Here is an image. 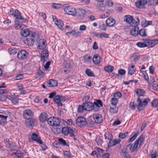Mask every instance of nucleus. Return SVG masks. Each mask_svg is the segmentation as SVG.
I'll use <instances>...</instances> for the list:
<instances>
[{"mask_svg": "<svg viewBox=\"0 0 158 158\" xmlns=\"http://www.w3.org/2000/svg\"><path fill=\"white\" fill-rule=\"evenodd\" d=\"M25 25L20 23L19 21L16 19L15 21V27L16 29L21 30V34L23 37L27 38L29 36H31L32 33L33 32L30 31L28 29H23L25 27Z\"/></svg>", "mask_w": 158, "mask_h": 158, "instance_id": "f257e3e1", "label": "nucleus"}, {"mask_svg": "<svg viewBox=\"0 0 158 158\" xmlns=\"http://www.w3.org/2000/svg\"><path fill=\"white\" fill-rule=\"evenodd\" d=\"M144 138L145 136L144 135H141L135 142L133 146L131 144H129L127 145V147L132 152L136 151L140 147L142 143L144 141Z\"/></svg>", "mask_w": 158, "mask_h": 158, "instance_id": "f03ea898", "label": "nucleus"}, {"mask_svg": "<svg viewBox=\"0 0 158 158\" xmlns=\"http://www.w3.org/2000/svg\"><path fill=\"white\" fill-rule=\"evenodd\" d=\"M47 121L49 125L56 127V131H60L62 127L60 124V120L58 118L51 117L48 119Z\"/></svg>", "mask_w": 158, "mask_h": 158, "instance_id": "7ed1b4c3", "label": "nucleus"}, {"mask_svg": "<svg viewBox=\"0 0 158 158\" xmlns=\"http://www.w3.org/2000/svg\"><path fill=\"white\" fill-rule=\"evenodd\" d=\"M36 35L35 33H32L31 36H29L25 38L24 43L28 46L33 45L35 41L36 40Z\"/></svg>", "mask_w": 158, "mask_h": 158, "instance_id": "20e7f679", "label": "nucleus"}, {"mask_svg": "<svg viewBox=\"0 0 158 158\" xmlns=\"http://www.w3.org/2000/svg\"><path fill=\"white\" fill-rule=\"evenodd\" d=\"M138 103L137 107L139 111H140L143 109V107L148 104V102L150 101V99L148 98L145 99L142 102L139 98H138L137 100Z\"/></svg>", "mask_w": 158, "mask_h": 158, "instance_id": "39448f33", "label": "nucleus"}, {"mask_svg": "<svg viewBox=\"0 0 158 158\" xmlns=\"http://www.w3.org/2000/svg\"><path fill=\"white\" fill-rule=\"evenodd\" d=\"M64 9L66 13L69 15L75 16L77 13L75 9L71 6H64Z\"/></svg>", "mask_w": 158, "mask_h": 158, "instance_id": "423d86ee", "label": "nucleus"}, {"mask_svg": "<svg viewBox=\"0 0 158 158\" xmlns=\"http://www.w3.org/2000/svg\"><path fill=\"white\" fill-rule=\"evenodd\" d=\"M76 124L79 126H84L86 125L87 122L86 119L82 117H79L76 120Z\"/></svg>", "mask_w": 158, "mask_h": 158, "instance_id": "0eeeda50", "label": "nucleus"}, {"mask_svg": "<svg viewBox=\"0 0 158 158\" xmlns=\"http://www.w3.org/2000/svg\"><path fill=\"white\" fill-rule=\"evenodd\" d=\"M28 55V52L27 51L22 50L18 52L17 57L20 60H23L27 58Z\"/></svg>", "mask_w": 158, "mask_h": 158, "instance_id": "6e6552de", "label": "nucleus"}, {"mask_svg": "<svg viewBox=\"0 0 158 158\" xmlns=\"http://www.w3.org/2000/svg\"><path fill=\"white\" fill-rule=\"evenodd\" d=\"M48 56V52L47 49L44 50L41 54V61L42 63H44L47 60Z\"/></svg>", "mask_w": 158, "mask_h": 158, "instance_id": "1a4fd4ad", "label": "nucleus"}, {"mask_svg": "<svg viewBox=\"0 0 158 158\" xmlns=\"http://www.w3.org/2000/svg\"><path fill=\"white\" fill-rule=\"evenodd\" d=\"M36 40L38 44L37 46L38 47V48L40 49H44L46 46V40L44 39H42L38 40L36 39Z\"/></svg>", "mask_w": 158, "mask_h": 158, "instance_id": "9d476101", "label": "nucleus"}, {"mask_svg": "<svg viewBox=\"0 0 158 158\" xmlns=\"http://www.w3.org/2000/svg\"><path fill=\"white\" fill-rule=\"evenodd\" d=\"M146 42L147 43V46L148 48H152L158 44V40H151L149 39L146 40Z\"/></svg>", "mask_w": 158, "mask_h": 158, "instance_id": "9b49d317", "label": "nucleus"}, {"mask_svg": "<svg viewBox=\"0 0 158 158\" xmlns=\"http://www.w3.org/2000/svg\"><path fill=\"white\" fill-rule=\"evenodd\" d=\"M147 2V0H137L135 3L136 7L138 8L143 9L144 6Z\"/></svg>", "mask_w": 158, "mask_h": 158, "instance_id": "f8f14e48", "label": "nucleus"}, {"mask_svg": "<svg viewBox=\"0 0 158 158\" xmlns=\"http://www.w3.org/2000/svg\"><path fill=\"white\" fill-rule=\"evenodd\" d=\"M23 115L25 118L29 119L31 118L33 116V114L31 110L27 109L24 111Z\"/></svg>", "mask_w": 158, "mask_h": 158, "instance_id": "ddd939ff", "label": "nucleus"}, {"mask_svg": "<svg viewBox=\"0 0 158 158\" xmlns=\"http://www.w3.org/2000/svg\"><path fill=\"white\" fill-rule=\"evenodd\" d=\"M94 106L93 110L95 111H98L100 108V107L102 106V101L100 100H97L96 102H94L93 103Z\"/></svg>", "mask_w": 158, "mask_h": 158, "instance_id": "4468645a", "label": "nucleus"}, {"mask_svg": "<svg viewBox=\"0 0 158 158\" xmlns=\"http://www.w3.org/2000/svg\"><path fill=\"white\" fill-rule=\"evenodd\" d=\"M53 19L55 24L58 26V27L60 29H63V26L64 25L63 21L60 19L58 20L56 16L53 17Z\"/></svg>", "mask_w": 158, "mask_h": 158, "instance_id": "2eb2a0df", "label": "nucleus"}, {"mask_svg": "<svg viewBox=\"0 0 158 158\" xmlns=\"http://www.w3.org/2000/svg\"><path fill=\"white\" fill-rule=\"evenodd\" d=\"M31 139L32 141H35L40 144H42L43 142L40 139V137L36 133H33L31 136Z\"/></svg>", "mask_w": 158, "mask_h": 158, "instance_id": "dca6fc26", "label": "nucleus"}, {"mask_svg": "<svg viewBox=\"0 0 158 158\" xmlns=\"http://www.w3.org/2000/svg\"><path fill=\"white\" fill-rule=\"evenodd\" d=\"M84 103L85 107V110L89 111L93 110L94 106L93 103L88 102H85Z\"/></svg>", "mask_w": 158, "mask_h": 158, "instance_id": "f3484780", "label": "nucleus"}, {"mask_svg": "<svg viewBox=\"0 0 158 158\" xmlns=\"http://www.w3.org/2000/svg\"><path fill=\"white\" fill-rule=\"evenodd\" d=\"M14 15L16 18L15 20L16 19H18L19 21V19L27 20L26 19H24L21 15V13L18 10H16L15 11Z\"/></svg>", "mask_w": 158, "mask_h": 158, "instance_id": "a211bd4d", "label": "nucleus"}, {"mask_svg": "<svg viewBox=\"0 0 158 158\" xmlns=\"http://www.w3.org/2000/svg\"><path fill=\"white\" fill-rule=\"evenodd\" d=\"M95 122L98 124L101 123L102 121V117L100 114H96L94 116Z\"/></svg>", "mask_w": 158, "mask_h": 158, "instance_id": "6ab92c4d", "label": "nucleus"}, {"mask_svg": "<svg viewBox=\"0 0 158 158\" xmlns=\"http://www.w3.org/2000/svg\"><path fill=\"white\" fill-rule=\"evenodd\" d=\"M139 27H133L130 31V33L131 35L135 37L138 35Z\"/></svg>", "mask_w": 158, "mask_h": 158, "instance_id": "aec40b11", "label": "nucleus"}, {"mask_svg": "<svg viewBox=\"0 0 158 158\" xmlns=\"http://www.w3.org/2000/svg\"><path fill=\"white\" fill-rule=\"evenodd\" d=\"M106 22V25L108 27H112L115 23V20L112 18H108Z\"/></svg>", "mask_w": 158, "mask_h": 158, "instance_id": "412c9836", "label": "nucleus"}, {"mask_svg": "<svg viewBox=\"0 0 158 158\" xmlns=\"http://www.w3.org/2000/svg\"><path fill=\"white\" fill-rule=\"evenodd\" d=\"M77 132V131L75 128L73 127L70 128L68 134H69L70 137L74 138L73 139L74 140H76V138H75L74 133H76Z\"/></svg>", "mask_w": 158, "mask_h": 158, "instance_id": "4be33fe9", "label": "nucleus"}, {"mask_svg": "<svg viewBox=\"0 0 158 158\" xmlns=\"http://www.w3.org/2000/svg\"><path fill=\"white\" fill-rule=\"evenodd\" d=\"M57 81L53 79L50 80L47 82V86L49 87L56 86L57 85Z\"/></svg>", "mask_w": 158, "mask_h": 158, "instance_id": "5701e85b", "label": "nucleus"}, {"mask_svg": "<svg viewBox=\"0 0 158 158\" xmlns=\"http://www.w3.org/2000/svg\"><path fill=\"white\" fill-rule=\"evenodd\" d=\"M71 34L73 36H74L76 37L80 35H81V32L76 30H73L71 31L68 32L66 33V35L68 34Z\"/></svg>", "mask_w": 158, "mask_h": 158, "instance_id": "b1692460", "label": "nucleus"}, {"mask_svg": "<svg viewBox=\"0 0 158 158\" xmlns=\"http://www.w3.org/2000/svg\"><path fill=\"white\" fill-rule=\"evenodd\" d=\"M120 142V140L118 139H115L113 140L110 139L108 143L109 147H112L114 146Z\"/></svg>", "mask_w": 158, "mask_h": 158, "instance_id": "393cba45", "label": "nucleus"}, {"mask_svg": "<svg viewBox=\"0 0 158 158\" xmlns=\"http://www.w3.org/2000/svg\"><path fill=\"white\" fill-rule=\"evenodd\" d=\"M100 57L98 54H96L94 56L93 61L94 64H98L100 62Z\"/></svg>", "mask_w": 158, "mask_h": 158, "instance_id": "a878e982", "label": "nucleus"}, {"mask_svg": "<svg viewBox=\"0 0 158 158\" xmlns=\"http://www.w3.org/2000/svg\"><path fill=\"white\" fill-rule=\"evenodd\" d=\"M139 20L138 18H137L136 19H134L133 18L130 25L133 27H137V26L139 24Z\"/></svg>", "mask_w": 158, "mask_h": 158, "instance_id": "bb28decb", "label": "nucleus"}, {"mask_svg": "<svg viewBox=\"0 0 158 158\" xmlns=\"http://www.w3.org/2000/svg\"><path fill=\"white\" fill-rule=\"evenodd\" d=\"M118 111V107L116 106H110V112L112 114L117 113Z\"/></svg>", "mask_w": 158, "mask_h": 158, "instance_id": "cd10ccee", "label": "nucleus"}, {"mask_svg": "<svg viewBox=\"0 0 158 158\" xmlns=\"http://www.w3.org/2000/svg\"><path fill=\"white\" fill-rule=\"evenodd\" d=\"M13 95H12V96L8 95L7 96V98L10 100L13 103L16 105L18 103V99L15 96L13 97Z\"/></svg>", "mask_w": 158, "mask_h": 158, "instance_id": "c85d7f7f", "label": "nucleus"}, {"mask_svg": "<svg viewBox=\"0 0 158 158\" xmlns=\"http://www.w3.org/2000/svg\"><path fill=\"white\" fill-rule=\"evenodd\" d=\"M40 119L42 122H44L47 120V115L45 112L42 113L40 116Z\"/></svg>", "mask_w": 158, "mask_h": 158, "instance_id": "c756f323", "label": "nucleus"}, {"mask_svg": "<svg viewBox=\"0 0 158 158\" xmlns=\"http://www.w3.org/2000/svg\"><path fill=\"white\" fill-rule=\"evenodd\" d=\"M136 69L135 66L132 64L131 66H129L128 67V73L129 74L132 75L135 73Z\"/></svg>", "mask_w": 158, "mask_h": 158, "instance_id": "7c9ffc66", "label": "nucleus"}, {"mask_svg": "<svg viewBox=\"0 0 158 158\" xmlns=\"http://www.w3.org/2000/svg\"><path fill=\"white\" fill-rule=\"evenodd\" d=\"M60 96L57 95L53 98V100L54 102L58 104L59 106H62L63 104L60 102Z\"/></svg>", "mask_w": 158, "mask_h": 158, "instance_id": "2f4dec72", "label": "nucleus"}, {"mask_svg": "<svg viewBox=\"0 0 158 158\" xmlns=\"http://www.w3.org/2000/svg\"><path fill=\"white\" fill-rule=\"evenodd\" d=\"M133 17L130 15H126L124 16V19L127 23L130 24L131 21L133 19Z\"/></svg>", "mask_w": 158, "mask_h": 158, "instance_id": "473e14b6", "label": "nucleus"}, {"mask_svg": "<svg viewBox=\"0 0 158 158\" xmlns=\"http://www.w3.org/2000/svg\"><path fill=\"white\" fill-rule=\"evenodd\" d=\"M135 93L139 97L143 96L145 93V91L143 89H137L135 90Z\"/></svg>", "mask_w": 158, "mask_h": 158, "instance_id": "72a5a7b5", "label": "nucleus"}, {"mask_svg": "<svg viewBox=\"0 0 158 158\" xmlns=\"http://www.w3.org/2000/svg\"><path fill=\"white\" fill-rule=\"evenodd\" d=\"M114 67L112 66L108 65L104 67L105 70L107 72H111L114 70Z\"/></svg>", "mask_w": 158, "mask_h": 158, "instance_id": "f704fd0d", "label": "nucleus"}, {"mask_svg": "<svg viewBox=\"0 0 158 158\" xmlns=\"http://www.w3.org/2000/svg\"><path fill=\"white\" fill-rule=\"evenodd\" d=\"M97 2L96 6L99 9V8L103 7L104 5L103 3L104 0H95Z\"/></svg>", "mask_w": 158, "mask_h": 158, "instance_id": "c9c22d12", "label": "nucleus"}, {"mask_svg": "<svg viewBox=\"0 0 158 158\" xmlns=\"http://www.w3.org/2000/svg\"><path fill=\"white\" fill-rule=\"evenodd\" d=\"M139 56L136 53L133 54L131 56V58L133 59L135 63H136L139 60Z\"/></svg>", "mask_w": 158, "mask_h": 158, "instance_id": "e433bc0d", "label": "nucleus"}, {"mask_svg": "<svg viewBox=\"0 0 158 158\" xmlns=\"http://www.w3.org/2000/svg\"><path fill=\"white\" fill-rule=\"evenodd\" d=\"M70 127H64L62 128V133L64 135H67L68 134Z\"/></svg>", "mask_w": 158, "mask_h": 158, "instance_id": "4c0bfd02", "label": "nucleus"}, {"mask_svg": "<svg viewBox=\"0 0 158 158\" xmlns=\"http://www.w3.org/2000/svg\"><path fill=\"white\" fill-rule=\"evenodd\" d=\"M85 73L86 74L89 76L94 77L95 76L93 72L89 69H86Z\"/></svg>", "mask_w": 158, "mask_h": 158, "instance_id": "58836bf2", "label": "nucleus"}, {"mask_svg": "<svg viewBox=\"0 0 158 158\" xmlns=\"http://www.w3.org/2000/svg\"><path fill=\"white\" fill-rule=\"evenodd\" d=\"M136 45L140 48H144L147 46V43L146 41L144 42H139L136 43Z\"/></svg>", "mask_w": 158, "mask_h": 158, "instance_id": "ea45409f", "label": "nucleus"}, {"mask_svg": "<svg viewBox=\"0 0 158 158\" xmlns=\"http://www.w3.org/2000/svg\"><path fill=\"white\" fill-rule=\"evenodd\" d=\"M143 37L146 36L147 35L146 33V30L144 29H141L138 32V34Z\"/></svg>", "mask_w": 158, "mask_h": 158, "instance_id": "a19ab883", "label": "nucleus"}, {"mask_svg": "<svg viewBox=\"0 0 158 158\" xmlns=\"http://www.w3.org/2000/svg\"><path fill=\"white\" fill-rule=\"evenodd\" d=\"M118 99L114 97L112 98L110 100L111 106H116L118 102Z\"/></svg>", "mask_w": 158, "mask_h": 158, "instance_id": "79ce46f5", "label": "nucleus"}, {"mask_svg": "<svg viewBox=\"0 0 158 158\" xmlns=\"http://www.w3.org/2000/svg\"><path fill=\"white\" fill-rule=\"evenodd\" d=\"M151 155L150 156L151 158H158V152H153L151 151Z\"/></svg>", "mask_w": 158, "mask_h": 158, "instance_id": "37998d69", "label": "nucleus"}, {"mask_svg": "<svg viewBox=\"0 0 158 158\" xmlns=\"http://www.w3.org/2000/svg\"><path fill=\"white\" fill-rule=\"evenodd\" d=\"M78 15L81 16H83L85 14V11L84 9L79 8L78 11Z\"/></svg>", "mask_w": 158, "mask_h": 158, "instance_id": "c03bdc74", "label": "nucleus"}, {"mask_svg": "<svg viewBox=\"0 0 158 158\" xmlns=\"http://www.w3.org/2000/svg\"><path fill=\"white\" fill-rule=\"evenodd\" d=\"M87 123L86 124L89 127H92L94 126V122L93 121L88 120L86 121Z\"/></svg>", "mask_w": 158, "mask_h": 158, "instance_id": "a18cd8bd", "label": "nucleus"}, {"mask_svg": "<svg viewBox=\"0 0 158 158\" xmlns=\"http://www.w3.org/2000/svg\"><path fill=\"white\" fill-rule=\"evenodd\" d=\"M83 59L85 62H89L91 59V57L88 56V55L85 54L83 56Z\"/></svg>", "mask_w": 158, "mask_h": 158, "instance_id": "49530a36", "label": "nucleus"}, {"mask_svg": "<svg viewBox=\"0 0 158 158\" xmlns=\"http://www.w3.org/2000/svg\"><path fill=\"white\" fill-rule=\"evenodd\" d=\"M99 28L101 30L103 31H105L106 29V26L104 23L100 24Z\"/></svg>", "mask_w": 158, "mask_h": 158, "instance_id": "de8ad7c7", "label": "nucleus"}, {"mask_svg": "<svg viewBox=\"0 0 158 158\" xmlns=\"http://www.w3.org/2000/svg\"><path fill=\"white\" fill-rule=\"evenodd\" d=\"M64 155L65 158H71V154L68 151H64Z\"/></svg>", "mask_w": 158, "mask_h": 158, "instance_id": "09e8293b", "label": "nucleus"}, {"mask_svg": "<svg viewBox=\"0 0 158 158\" xmlns=\"http://www.w3.org/2000/svg\"><path fill=\"white\" fill-rule=\"evenodd\" d=\"M122 96V94L120 92H116L115 93L113 96L114 97L117 99H118Z\"/></svg>", "mask_w": 158, "mask_h": 158, "instance_id": "8fccbe9b", "label": "nucleus"}, {"mask_svg": "<svg viewBox=\"0 0 158 158\" xmlns=\"http://www.w3.org/2000/svg\"><path fill=\"white\" fill-rule=\"evenodd\" d=\"M4 143L8 148H10L11 147V143L9 139H6L4 140Z\"/></svg>", "mask_w": 158, "mask_h": 158, "instance_id": "3c124183", "label": "nucleus"}, {"mask_svg": "<svg viewBox=\"0 0 158 158\" xmlns=\"http://www.w3.org/2000/svg\"><path fill=\"white\" fill-rule=\"evenodd\" d=\"M152 106L153 107H156L158 105V99H156L153 101L152 102Z\"/></svg>", "mask_w": 158, "mask_h": 158, "instance_id": "603ef678", "label": "nucleus"}, {"mask_svg": "<svg viewBox=\"0 0 158 158\" xmlns=\"http://www.w3.org/2000/svg\"><path fill=\"white\" fill-rule=\"evenodd\" d=\"M84 105V103L83 104L82 106H79L78 108V110L79 112H82L84 110H85V107Z\"/></svg>", "mask_w": 158, "mask_h": 158, "instance_id": "864d4df0", "label": "nucleus"}, {"mask_svg": "<svg viewBox=\"0 0 158 158\" xmlns=\"http://www.w3.org/2000/svg\"><path fill=\"white\" fill-rule=\"evenodd\" d=\"M23 78V74H19L16 76L15 78V80H21Z\"/></svg>", "mask_w": 158, "mask_h": 158, "instance_id": "5fc2aeb1", "label": "nucleus"}, {"mask_svg": "<svg viewBox=\"0 0 158 158\" xmlns=\"http://www.w3.org/2000/svg\"><path fill=\"white\" fill-rule=\"evenodd\" d=\"M59 141L60 143L62 145H63L64 146H65L67 145V143L66 141L63 139L62 138H59Z\"/></svg>", "mask_w": 158, "mask_h": 158, "instance_id": "6e6d98bb", "label": "nucleus"}, {"mask_svg": "<svg viewBox=\"0 0 158 158\" xmlns=\"http://www.w3.org/2000/svg\"><path fill=\"white\" fill-rule=\"evenodd\" d=\"M37 74L39 76V77L40 78H42L44 74V73L40 70H38Z\"/></svg>", "mask_w": 158, "mask_h": 158, "instance_id": "4d7b16f0", "label": "nucleus"}, {"mask_svg": "<svg viewBox=\"0 0 158 158\" xmlns=\"http://www.w3.org/2000/svg\"><path fill=\"white\" fill-rule=\"evenodd\" d=\"M137 106L136 105H135L133 102H131L129 104V107L132 110H135Z\"/></svg>", "mask_w": 158, "mask_h": 158, "instance_id": "13d9d810", "label": "nucleus"}, {"mask_svg": "<svg viewBox=\"0 0 158 158\" xmlns=\"http://www.w3.org/2000/svg\"><path fill=\"white\" fill-rule=\"evenodd\" d=\"M52 6L54 8L58 9L60 7L61 5L60 4L54 3L52 4Z\"/></svg>", "mask_w": 158, "mask_h": 158, "instance_id": "bf43d9fd", "label": "nucleus"}, {"mask_svg": "<svg viewBox=\"0 0 158 158\" xmlns=\"http://www.w3.org/2000/svg\"><path fill=\"white\" fill-rule=\"evenodd\" d=\"M36 122V120L33 119L31 118L30 120L29 123L30 125L32 127L34 125V124Z\"/></svg>", "mask_w": 158, "mask_h": 158, "instance_id": "052dcab7", "label": "nucleus"}, {"mask_svg": "<svg viewBox=\"0 0 158 158\" xmlns=\"http://www.w3.org/2000/svg\"><path fill=\"white\" fill-rule=\"evenodd\" d=\"M138 133H135L129 139V141L130 142H131L134 140L137 137Z\"/></svg>", "mask_w": 158, "mask_h": 158, "instance_id": "680f3d73", "label": "nucleus"}, {"mask_svg": "<svg viewBox=\"0 0 158 158\" xmlns=\"http://www.w3.org/2000/svg\"><path fill=\"white\" fill-rule=\"evenodd\" d=\"M65 68H67V70H64V72L66 73L67 72H69V71L68 70V69H69V68L71 67V65L69 63H67L65 64Z\"/></svg>", "mask_w": 158, "mask_h": 158, "instance_id": "e2e57ef3", "label": "nucleus"}, {"mask_svg": "<svg viewBox=\"0 0 158 158\" xmlns=\"http://www.w3.org/2000/svg\"><path fill=\"white\" fill-rule=\"evenodd\" d=\"M153 89L156 91H158V83H154L152 85Z\"/></svg>", "mask_w": 158, "mask_h": 158, "instance_id": "0e129e2a", "label": "nucleus"}, {"mask_svg": "<svg viewBox=\"0 0 158 158\" xmlns=\"http://www.w3.org/2000/svg\"><path fill=\"white\" fill-rule=\"evenodd\" d=\"M14 154H16V156L19 158H21L23 156V154L20 152H17L15 153H14Z\"/></svg>", "mask_w": 158, "mask_h": 158, "instance_id": "69168bd1", "label": "nucleus"}, {"mask_svg": "<svg viewBox=\"0 0 158 158\" xmlns=\"http://www.w3.org/2000/svg\"><path fill=\"white\" fill-rule=\"evenodd\" d=\"M143 77L146 80L148 81L149 79V78L148 74L144 71L143 72Z\"/></svg>", "mask_w": 158, "mask_h": 158, "instance_id": "338daca9", "label": "nucleus"}, {"mask_svg": "<svg viewBox=\"0 0 158 158\" xmlns=\"http://www.w3.org/2000/svg\"><path fill=\"white\" fill-rule=\"evenodd\" d=\"M118 73L121 75H123L126 73L125 71L123 69H119L118 70Z\"/></svg>", "mask_w": 158, "mask_h": 158, "instance_id": "774afa93", "label": "nucleus"}]
</instances>
